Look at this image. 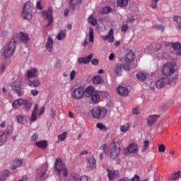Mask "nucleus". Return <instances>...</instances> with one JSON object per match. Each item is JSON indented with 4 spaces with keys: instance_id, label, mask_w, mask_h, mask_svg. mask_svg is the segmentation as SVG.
Returning a JSON list of instances; mask_svg holds the SVG:
<instances>
[{
    "instance_id": "obj_19",
    "label": "nucleus",
    "mask_w": 181,
    "mask_h": 181,
    "mask_svg": "<svg viewBox=\"0 0 181 181\" xmlns=\"http://www.w3.org/2000/svg\"><path fill=\"white\" fill-rule=\"evenodd\" d=\"M112 35H114V30L112 29H110L107 35L102 36V39H103V40H109V42L112 43V42H114V37L112 36Z\"/></svg>"
},
{
    "instance_id": "obj_51",
    "label": "nucleus",
    "mask_w": 181,
    "mask_h": 181,
    "mask_svg": "<svg viewBox=\"0 0 181 181\" xmlns=\"http://www.w3.org/2000/svg\"><path fill=\"white\" fill-rule=\"evenodd\" d=\"M12 132H13V127L11 125L7 126L6 134H12Z\"/></svg>"
},
{
    "instance_id": "obj_26",
    "label": "nucleus",
    "mask_w": 181,
    "mask_h": 181,
    "mask_svg": "<svg viewBox=\"0 0 181 181\" xmlns=\"http://www.w3.org/2000/svg\"><path fill=\"white\" fill-rule=\"evenodd\" d=\"M101 151H103V153H101L100 154V158L103 159V158H107L105 156H107V153H108V146H107V144H103L101 146Z\"/></svg>"
},
{
    "instance_id": "obj_13",
    "label": "nucleus",
    "mask_w": 181,
    "mask_h": 181,
    "mask_svg": "<svg viewBox=\"0 0 181 181\" xmlns=\"http://www.w3.org/2000/svg\"><path fill=\"white\" fill-rule=\"evenodd\" d=\"M39 76V71L37 69L33 68L27 71V77L28 78H37Z\"/></svg>"
},
{
    "instance_id": "obj_1",
    "label": "nucleus",
    "mask_w": 181,
    "mask_h": 181,
    "mask_svg": "<svg viewBox=\"0 0 181 181\" xmlns=\"http://www.w3.org/2000/svg\"><path fill=\"white\" fill-rule=\"evenodd\" d=\"M179 78V75H175L172 79L169 78L164 77L161 78L155 83L156 88L160 90V88H164L166 86H173L176 83V81Z\"/></svg>"
},
{
    "instance_id": "obj_12",
    "label": "nucleus",
    "mask_w": 181,
    "mask_h": 181,
    "mask_svg": "<svg viewBox=\"0 0 181 181\" xmlns=\"http://www.w3.org/2000/svg\"><path fill=\"white\" fill-rule=\"evenodd\" d=\"M107 172L109 180H114L115 179H117V177H119V171L118 170L107 169Z\"/></svg>"
},
{
    "instance_id": "obj_25",
    "label": "nucleus",
    "mask_w": 181,
    "mask_h": 181,
    "mask_svg": "<svg viewBox=\"0 0 181 181\" xmlns=\"http://www.w3.org/2000/svg\"><path fill=\"white\" fill-rule=\"evenodd\" d=\"M114 71L115 73V76H117V77L122 76V64H117L114 68Z\"/></svg>"
},
{
    "instance_id": "obj_7",
    "label": "nucleus",
    "mask_w": 181,
    "mask_h": 181,
    "mask_svg": "<svg viewBox=\"0 0 181 181\" xmlns=\"http://www.w3.org/2000/svg\"><path fill=\"white\" fill-rule=\"evenodd\" d=\"M175 73H176V64L168 62L163 66V74L164 76H167L168 77L175 74Z\"/></svg>"
},
{
    "instance_id": "obj_56",
    "label": "nucleus",
    "mask_w": 181,
    "mask_h": 181,
    "mask_svg": "<svg viewBox=\"0 0 181 181\" xmlns=\"http://www.w3.org/2000/svg\"><path fill=\"white\" fill-rule=\"evenodd\" d=\"M76 77V71H72L70 74V80L73 81L74 80V78Z\"/></svg>"
},
{
    "instance_id": "obj_41",
    "label": "nucleus",
    "mask_w": 181,
    "mask_h": 181,
    "mask_svg": "<svg viewBox=\"0 0 181 181\" xmlns=\"http://www.w3.org/2000/svg\"><path fill=\"white\" fill-rule=\"evenodd\" d=\"M112 8H111V7L110 6H105V7H103L101 8V12L102 13H110V12H112Z\"/></svg>"
},
{
    "instance_id": "obj_61",
    "label": "nucleus",
    "mask_w": 181,
    "mask_h": 181,
    "mask_svg": "<svg viewBox=\"0 0 181 181\" xmlns=\"http://www.w3.org/2000/svg\"><path fill=\"white\" fill-rule=\"evenodd\" d=\"M91 64H93V66H98V59H93L91 61Z\"/></svg>"
},
{
    "instance_id": "obj_2",
    "label": "nucleus",
    "mask_w": 181,
    "mask_h": 181,
    "mask_svg": "<svg viewBox=\"0 0 181 181\" xmlns=\"http://www.w3.org/2000/svg\"><path fill=\"white\" fill-rule=\"evenodd\" d=\"M110 158L112 159H117L121 153V146L119 141L117 139H114L112 142L110 144Z\"/></svg>"
},
{
    "instance_id": "obj_11",
    "label": "nucleus",
    "mask_w": 181,
    "mask_h": 181,
    "mask_svg": "<svg viewBox=\"0 0 181 181\" xmlns=\"http://www.w3.org/2000/svg\"><path fill=\"white\" fill-rule=\"evenodd\" d=\"M93 57V54H90L87 57H81L78 59V62L79 64H88L90 62H91L92 59Z\"/></svg>"
},
{
    "instance_id": "obj_58",
    "label": "nucleus",
    "mask_w": 181,
    "mask_h": 181,
    "mask_svg": "<svg viewBox=\"0 0 181 181\" xmlns=\"http://www.w3.org/2000/svg\"><path fill=\"white\" fill-rule=\"evenodd\" d=\"M169 158L171 159H174L175 158H177L176 157V156L175 155V151H171V152L170 153V156Z\"/></svg>"
},
{
    "instance_id": "obj_45",
    "label": "nucleus",
    "mask_w": 181,
    "mask_h": 181,
    "mask_svg": "<svg viewBox=\"0 0 181 181\" xmlns=\"http://www.w3.org/2000/svg\"><path fill=\"white\" fill-rule=\"evenodd\" d=\"M66 136H67V133L64 132V133L58 135V139L59 141H61V142H63V141H64L66 139Z\"/></svg>"
},
{
    "instance_id": "obj_47",
    "label": "nucleus",
    "mask_w": 181,
    "mask_h": 181,
    "mask_svg": "<svg viewBox=\"0 0 181 181\" xmlns=\"http://www.w3.org/2000/svg\"><path fill=\"white\" fill-rule=\"evenodd\" d=\"M96 128H98V129H100L101 131H107V127L101 123H98L96 124Z\"/></svg>"
},
{
    "instance_id": "obj_63",
    "label": "nucleus",
    "mask_w": 181,
    "mask_h": 181,
    "mask_svg": "<svg viewBox=\"0 0 181 181\" xmlns=\"http://www.w3.org/2000/svg\"><path fill=\"white\" fill-rule=\"evenodd\" d=\"M42 114H45V106L41 107L40 109L39 115H42Z\"/></svg>"
},
{
    "instance_id": "obj_28",
    "label": "nucleus",
    "mask_w": 181,
    "mask_h": 181,
    "mask_svg": "<svg viewBox=\"0 0 181 181\" xmlns=\"http://www.w3.org/2000/svg\"><path fill=\"white\" fill-rule=\"evenodd\" d=\"M127 151L129 152V153H136V152H138V145L135 144H130Z\"/></svg>"
},
{
    "instance_id": "obj_23",
    "label": "nucleus",
    "mask_w": 181,
    "mask_h": 181,
    "mask_svg": "<svg viewBox=\"0 0 181 181\" xmlns=\"http://www.w3.org/2000/svg\"><path fill=\"white\" fill-rule=\"evenodd\" d=\"M45 48L47 49V52L52 53V49H53V39L52 37L47 38L45 44Z\"/></svg>"
},
{
    "instance_id": "obj_60",
    "label": "nucleus",
    "mask_w": 181,
    "mask_h": 181,
    "mask_svg": "<svg viewBox=\"0 0 181 181\" xmlns=\"http://www.w3.org/2000/svg\"><path fill=\"white\" fill-rule=\"evenodd\" d=\"M127 30H128V25L124 24L122 26V32H127Z\"/></svg>"
},
{
    "instance_id": "obj_29",
    "label": "nucleus",
    "mask_w": 181,
    "mask_h": 181,
    "mask_svg": "<svg viewBox=\"0 0 181 181\" xmlns=\"http://www.w3.org/2000/svg\"><path fill=\"white\" fill-rule=\"evenodd\" d=\"M43 16L45 19L53 18V8H52V7H49L47 11L43 12Z\"/></svg>"
},
{
    "instance_id": "obj_9",
    "label": "nucleus",
    "mask_w": 181,
    "mask_h": 181,
    "mask_svg": "<svg viewBox=\"0 0 181 181\" xmlns=\"http://www.w3.org/2000/svg\"><path fill=\"white\" fill-rule=\"evenodd\" d=\"M165 46H171L177 56H181V45L180 42H166Z\"/></svg>"
},
{
    "instance_id": "obj_48",
    "label": "nucleus",
    "mask_w": 181,
    "mask_h": 181,
    "mask_svg": "<svg viewBox=\"0 0 181 181\" xmlns=\"http://www.w3.org/2000/svg\"><path fill=\"white\" fill-rule=\"evenodd\" d=\"M166 151V147L163 144L158 146V152L160 153H163Z\"/></svg>"
},
{
    "instance_id": "obj_16",
    "label": "nucleus",
    "mask_w": 181,
    "mask_h": 181,
    "mask_svg": "<svg viewBox=\"0 0 181 181\" xmlns=\"http://www.w3.org/2000/svg\"><path fill=\"white\" fill-rule=\"evenodd\" d=\"M54 168L58 173V175H60L61 170H63L64 165H63V161L60 159H57L54 163Z\"/></svg>"
},
{
    "instance_id": "obj_54",
    "label": "nucleus",
    "mask_w": 181,
    "mask_h": 181,
    "mask_svg": "<svg viewBox=\"0 0 181 181\" xmlns=\"http://www.w3.org/2000/svg\"><path fill=\"white\" fill-rule=\"evenodd\" d=\"M40 86V81L35 79L33 81V87H39Z\"/></svg>"
},
{
    "instance_id": "obj_62",
    "label": "nucleus",
    "mask_w": 181,
    "mask_h": 181,
    "mask_svg": "<svg viewBox=\"0 0 181 181\" xmlns=\"http://www.w3.org/2000/svg\"><path fill=\"white\" fill-rule=\"evenodd\" d=\"M8 35H9V31L6 30L1 32V35L4 37L8 36Z\"/></svg>"
},
{
    "instance_id": "obj_4",
    "label": "nucleus",
    "mask_w": 181,
    "mask_h": 181,
    "mask_svg": "<svg viewBox=\"0 0 181 181\" xmlns=\"http://www.w3.org/2000/svg\"><path fill=\"white\" fill-rule=\"evenodd\" d=\"M33 11V4L30 1H27L24 4L23 10L21 14L23 19L30 21L32 19V12Z\"/></svg>"
},
{
    "instance_id": "obj_64",
    "label": "nucleus",
    "mask_w": 181,
    "mask_h": 181,
    "mask_svg": "<svg viewBox=\"0 0 181 181\" xmlns=\"http://www.w3.org/2000/svg\"><path fill=\"white\" fill-rule=\"evenodd\" d=\"M37 9H43V8L42 7V4L40 1H37V5H36Z\"/></svg>"
},
{
    "instance_id": "obj_38",
    "label": "nucleus",
    "mask_w": 181,
    "mask_h": 181,
    "mask_svg": "<svg viewBox=\"0 0 181 181\" xmlns=\"http://www.w3.org/2000/svg\"><path fill=\"white\" fill-rule=\"evenodd\" d=\"M10 173H9V170H6L4 171V173L0 175V181H5L6 180V177H8V176H9Z\"/></svg>"
},
{
    "instance_id": "obj_34",
    "label": "nucleus",
    "mask_w": 181,
    "mask_h": 181,
    "mask_svg": "<svg viewBox=\"0 0 181 181\" xmlns=\"http://www.w3.org/2000/svg\"><path fill=\"white\" fill-rule=\"evenodd\" d=\"M136 77L139 81H145L148 78V75L143 73H139L136 74Z\"/></svg>"
},
{
    "instance_id": "obj_10",
    "label": "nucleus",
    "mask_w": 181,
    "mask_h": 181,
    "mask_svg": "<svg viewBox=\"0 0 181 181\" xmlns=\"http://www.w3.org/2000/svg\"><path fill=\"white\" fill-rule=\"evenodd\" d=\"M47 168H49V165L44 164L37 170V179H43L45 177L46 172H47Z\"/></svg>"
},
{
    "instance_id": "obj_37",
    "label": "nucleus",
    "mask_w": 181,
    "mask_h": 181,
    "mask_svg": "<svg viewBox=\"0 0 181 181\" xmlns=\"http://www.w3.org/2000/svg\"><path fill=\"white\" fill-rule=\"evenodd\" d=\"M117 6H119V8H124V6H127L128 5V0H117Z\"/></svg>"
},
{
    "instance_id": "obj_50",
    "label": "nucleus",
    "mask_w": 181,
    "mask_h": 181,
    "mask_svg": "<svg viewBox=\"0 0 181 181\" xmlns=\"http://www.w3.org/2000/svg\"><path fill=\"white\" fill-rule=\"evenodd\" d=\"M37 139H39V134L37 133L34 134L30 138L31 142H36Z\"/></svg>"
},
{
    "instance_id": "obj_21",
    "label": "nucleus",
    "mask_w": 181,
    "mask_h": 181,
    "mask_svg": "<svg viewBox=\"0 0 181 181\" xmlns=\"http://www.w3.org/2000/svg\"><path fill=\"white\" fill-rule=\"evenodd\" d=\"M117 93L122 97H127L129 93V91H128V89L124 86H119L117 88Z\"/></svg>"
},
{
    "instance_id": "obj_42",
    "label": "nucleus",
    "mask_w": 181,
    "mask_h": 181,
    "mask_svg": "<svg viewBox=\"0 0 181 181\" xmlns=\"http://www.w3.org/2000/svg\"><path fill=\"white\" fill-rule=\"evenodd\" d=\"M174 21L177 23L179 30H181V17L179 16H174Z\"/></svg>"
},
{
    "instance_id": "obj_20",
    "label": "nucleus",
    "mask_w": 181,
    "mask_h": 181,
    "mask_svg": "<svg viewBox=\"0 0 181 181\" xmlns=\"http://www.w3.org/2000/svg\"><path fill=\"white\" fill-rule=\"evenodd\" d=\"M73 181H91V178L87 175L80 177L78 175H74Z\"/></svg>"
},
{
    "instance_id": "obj_22",
    "label": "nucleus",
    "mask_w": 181,
    "mask_h": 181,
    "mask_svg": "<svg viewBox=\"0 0 181 181\" xmlns=\"http://www.w3.org/2000/svg\"><path fill=\"white\" fill-rule=\"evenodd\" d=\"M134 59H135V54L134 53V52L130 51L124 57V62L126 63H131V62H134Z\"/></svg>"
},
{
    "instance_id": "obj_52",
    "label": "nucleus",
    "mask_w": 181,
    "mask_h": 181,
    "mask_svg": "<svg viewBox=\"0 0 181 181\" xmlns=\"http://www.w3.org/2000/svg\"><path fill=\"white\" fill-rule=\"evenodd\" d=\"M155 29H157V30H160L161 32H163L165 30V26L162 25H156L154 26Z\"/></svg>"
},
{
    "instance_id": "obj_18",
    "label": "nucleus",
    "mask_w": 181,
    "mask_h": 181,
    "mask_svg": "<svg viewBox=\"0 0 181 181\" xmlns=\"http://www.w3.org/2000/svg\"><path fill=\"white\" fill-rule=\"evenodd\" d=\"M29 35H28L27 33H23V32H20L19 33V41L21 43L26 44L28 42H29Z\"/></svg>"
},
{
    "instance_id": "obj_6",
    "label": "nucleus",
    "mask_w": 181,
    "mask_h": 181,
    "mask_svg": "<svg viewBox=\"0 0 181 181\" xmlns=\"http://www.w3.org/2000/svg\"><path fill=\"white\" fill-rule=\"evenodd\" d=\"M107 109L105 107H95L91 110V114L93 118L101 119L107 115Z\"/></svg>"
},
{
    "instance_id": "obj_55",
    "label": "nucleus",
    "mask_w": 181,
    "mask_h": 181,
    "mask_svg": "<svg viewBox=\"0 0 181 181\" xmlns=\"http://www.w3.org/2000/svg\"><path fill=\"white\" fill-rule=\"evenodd\" d=\"M130 181H141V177L138 175H135L134 177H132Z\"/></svg>"
},
{
    "instance_id": "obj_32",
    "label": "nucleus",
    "mask_w": 181,
    "mask_h": 181,
    "mask_svg": "<svg viewBox=\"0 0 181 181\" xmlns=\"http://www.w3.org/2000/svg\"><path fill=\"white\" fill-rule=\"evenodd\" d=\"M95 92L96 91H94V87L88 86L85 90V94L86 95V97H91V95H93Z\"/></svg>"
},
{
    "instance_id": "obj_24",
    "label": "nucleus",
    "mask_w": 181,
    "mask_h": 181,
    "mask_svg": "<svg viewBox=\"0 0 181 181\" xmlns=\"http://www.w3.org/2000/svg\"><path fill=\"white\" fill-rule=\"evenodd\" d=\"M81 4V0H69V6L71 9H76Z\"/></svg>"
},
{
    "instance_id": "obj_46",
    "label": "nucleus",
    "mask_w": 181,
    "mask_h": 181,
    "mask_svg": "<svg viewBox=\"0 0 181 181\" xmlns=\"http://www.w3.org/2000/svg\"><path fill=\"white\" fill-rule=\"evenodd\" d=\"M148 148H149V141L146 140L144 142V146H143V149L141 150L142 152H145Z\"/></svg>"
},
{
    "instance_id": "obj_43",
    "label": "nucleus",
    "mask_w": 181,
    "mask_h": 181,
    "mask_svg": "<svg viewBox=\"0 0 181 181\" xmlns=\"http://www.w3.org/2000/svg\"><path fill=\"white\" fill-rule=\"evenodd\" d=\"M88 21L89 22V23H90L91 25H93V26H95V25H97V19H95L94 17L93 16H90L88 18Z\"/></svg>"
},
{
    "instance_id": "obj_57",
    "label": "nucleus",
    "mask_w": 181,
    "mask_h": 181,
    "mask_svg": "<svg viewBox=\"0 0 181 181\" xmlns=\"http://www.w3.org/2000/svg\"><path fill=\"white\" fill-rule=\"evenodd\" d=\"M124 69L125 71H129V70H131V66H129V65H122V70Z\"/></svg>"
},
{
    "instance_id": "obj_39",
    "label": "nucleus",
    "mask_w": 181,
    "mask_h": 181,
    "mask_svg": "<svg viewBox=\"0 0 181 181\" xmlns=\"http://www.w3.org/2000/svg\"><path fill=\"white\" fill-rule=\"evenodd\" d=\"M89 42L94 43V29L93 28H89Z\"/></svg>"
},
{
    "instance_id": "obj_53",
    "label": "nucleus",
    "mask_w": 181,
    "mask_h": 181,
    "mask_svg": "<svg viewBox=\"0 0 181 181\" xmlns=\"http://www.w3.org/2000/svg\"><path fill=\"white\" fill-rule=\"evenodd\" d=\"M16 119L18 124H23V117L18 115L16 117Z\"/></svg>"
},
{
    "instance_id": "obj_15",
    "label": "nucleus",
    "mask_w": 181,
    "mask_h": 181,
    "mask_svg": "<svg viewBox=\"0 0 181 181\" xmlns=\"http://www.w3.org/2000/svg\"><path fill=\"white\" fill-rule=\"evenodd\" d=\"M23 163V160L16 159L11 164L9 169H11V170H15L16 168H21Z\"/></svg>"
},
{
    "instance_id": "obj_31",
    "label": "nucleus",
    "mask_w": 181,
    "mask_h": 181,
    "mask_svg": "<svg viewBox=\"0 0 181 181\" xmlns=\"http://www.w3.org/2000/svg\"><path fill=\"white\" fill-rule=\"evenodd\" d=\"M36 146L40 148V149H46L47 148V141H40L35 143Z\"/></svg>"
},
{
    "instance_id": "obj_40",
    "label": "nucleus",
    "mask_w": 181,
    "mask_h": 181,
    "mask_svg": "<svg viewBox=\"0 0 181 181\" xmlns=\"http://www.w3.org/2000/svg\"><path fill=\"white\" fill-rule=\"evenodd\" d=\"M98 98H100V95H98V92H94L93 94L91 95V100L93 103H97Z\"/></svg>"
},
{
    "instance_id": "obj_27",
    "label": "nucleus",
    "mask_w": 181,
    "mask_h": 181,
    "mask_svg": "<svg viewBox=\"0 0 181 181\" xmlns=\"http://www.w3.org/2000/svg\"><path fill=\"white\" fill-rule=\"evenodd\" d=\"M169 180H179L181 179V170L177 171V173L171 174L169 177Z\"/></svg>"
},
{
    "instance_id": "obj_49",
    "label": "nucleus",
    "mask_w": 181,
    "mask_h": 181,
    "mask_svg": "<svg viewBox=\"0 0 181 181\" xmlns=\"http://www.w3.org/2000/svg\"><path fill=\"white\" fill-rule=\"evenodd\" d=\"M37 119V116L36 115V112H35V111H33V113L31 114L30 121L31 122H33L36 121Z\"/></svg>"
},
{
    "instance_id": "obj_36",
    "label": "nucleus",
    "mask_w": 181,
    "mask_h": 181,
    "mask_svg": "<svg viewBox=\"0 0 181 181\" xmlns=\"http://www.w3.org/2000/svg\"><path fill=\"white\" fill-rule=\"evenodd\" d=\"M66 37V30H63L57 35V40H63Z\"/></svg>"
},
{
    "instance_id": "obj_59",
    "label": "nucleus",
    "mask_w": 181,
    "mask_h": 181,
    "mask_svg": "<svg viewBox=\"0 0 181 181\" xmlns=\"http://www.w3.org/2000/svg\"><path fill=\"white\" fill-rule=\"evenodd\" d=\"M30 94H32V95H33L35 97V96L37 95V94H39V91L37 90H31Z\"/></svg>"
},
{
    "instance_id": "obj_35",
    "label": "nucleus",
    "mask_w": 181,
    "mask_h": 181,
    "mask_svg": "<svg viewBox=\"0 0 181 181\" xmlns=\"http://www.w3.org/2000/svg\"><path fill=\"white\" fill-rule=\"evenodd\" d=\"M93 83L95 85L101 84L103 83V78L100 76H95L92 78Z\"/></svg>"
},
{
    "instance_id": "obj_30",
    "label": "nucleus",
    "mask_w": 181,
    "mask_h": 181,
    "mask_svg": "<svg viewBox=\"0 0 181 181\" xmlns=\"http://www.w3.org/2000/svg\"><path fill=\"white\" fill-rule=\"evenodd\" d=\"M7 138L6 134L4 132H0V146H3L6 144Z\"/></svg>"
},
{
    "instance_id": "obj_44",
    "label": "nucleus",
    "mask_w": 181,
    "mask_h": 181,
    "mask_svg": "<svg viewBox=\"0 0 181 181\" xmlns=\"http://www.w3.org/2000/svg\"><path fill=\"white\" fill-rule=\"evenodd\" d=\"M128 129H129V123H127V124L120 127V131L122 132H127Z\"/></svg>"
},
{
    "instance_id": "obj_8",
    "label": "nucleus",
    "mask_w": 181,
    "mask_h": 181,
    "mask_svg": "<svg viewBox=\"0 0 181 181\" xmlns=\"http://www.w3.org/2000/svg\"><path fill=\"white\" fill-rule=\"evenodd\" d=\"M85 90L84 88L79 86L74 90H72V98L74 100H81L84 97Z\"/></svg>"
},
{
    "instance_id": "obj_33",
    "label": "nucleus",
    "mask_w": 181,
    "mask_h": 181,
    "mask_svg": "<svg viewBox=\"0 0 181 181\" xmlns=\"http://www.w3.org/2000/svg\"><path fill=\"white\" fill-rule=\"evenodd\" d=\"M87 168L89 169H95V168H97V165L95 164V159H88Z\"/></svg>"
},
{
    "instance_id": "obj_14",
    "label": "nucleus",
    "mask_w": 181,
    "mask_h": 181,
    "mask_svg": "<svg viewBox=\"0 0 181 181\" xmlns=\"http://www.w3.org/2000/svg\"><path fill=\"white\" fill-rule=\"evenodd\" d=\"M159 118H160V115H150L147 118L148 125H149V127H151V125H153V124H155V122H156V121H158V119H159Z\"/></svg>"
},
{
    "instance_id": "obj_5",
    "label": "nucleus",
    "mask_w": 181,
    "mask_h": 181,
    "mask_svg": "<svg viewBox=\"0 0 181 181\" xmlns=\"http://www.w3.org/2000/svg\"><path fill=\"white\" fill-rule=\"evenodd\" d=\"M22 105L23 106L24 111H26V112L29 111V110L32 108V103L28 100L21 98L15 100L12 103L13 108H16V109L21 108Z\"/></svg>"
},
{
    "instance_id": "obj_3",
    "label": "nucleus",
    "mask_w": 181,
    "mask_h": 181,
    "mask_svg": "<svg viewBox=\"0 0 181 181\" xmlns=\"http://www.w3.org/2000/svg\"><path fill=\"white\" fill-rule=\"evenodd\" d=\"M18 41L15 39H12L8 45L4 48L3 56L4 59H9L11 56H13V52H15V49H16V44Z\"/></svg>"
},
{
    "instance_id": "obj_17",
    "label": "nucleus",
    "mask_w": 181,
    "mask_h": 181,
    "mask_svg": "<svg viewBox=\"0 0 181 181\" xmlns=\"http://www.w3.org/2000/svg\"><path fill=\"white\" fill-rule=\"evenodd\" d=\"M11 88L14 93H16L18 95H22V88L21 83H13Z\"/></svg>"
}]
</instances>
